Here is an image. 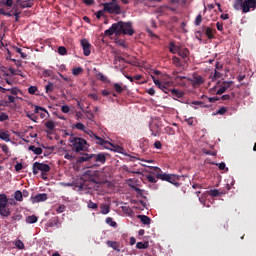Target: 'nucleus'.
Masks as SVG:
<instances>
[{"mask_svg": "<svg viewBox=\"0 0 256 256\" xmlns=\"http://www.w3.org/2000/svg\"><path fill=\"white\" fill-rule=\"evenodd\" d=\"M107 225H110V227H117V222L113 221V218L108 217L106 218Z\"/></svg>", "mask_w": 256, "mask_h": 256, "instance_id": "nucleus-39", "label": "nucleus"}, {"mask_svg": "<svg viewBox=\"0 0 256 256\" xmlns=\"http://www.w3.org/2000/svg\"><path fill=\"white\" fill-rule=\"evenodd\" d=\"M120 27L121 26H119L118 23H114L108 30H105L104 35H106V37H111V35H120L119 34Z\"/></svg>", "mask_w": 256, "mask_h": 256, "instance_id": "nucleus-8", "label": "nucleus"}, {"mask_svg": "<svg viewBox=\"0 0 256 256\" xmlns=\"http://www.w3.org/2000/svg\"><path fill=\"white\" fill-rule=\"evenodd\" d=\"M11 61L16 65V67H23V61L17 59H11Z\"/></svg>", "mask_w": 256, "mask_h": 256, "instance_id": "nucleus-52", "label": "nucleus"}, {"mask_svg": "<svg viewBox=\"0 0 256 256\" xmlns=\"http://www.w3.org/2000/svg\"><path fill=\"white\" fill-rule=\"evenodd\" d=\"M209 195H211V197H219L221 195V192H219V190L217 189H213L209 191Z\"/></svg>", "mask_w": 256, "mask_h": 256, "instance_id": "nucleus-40", "label": "nucleus"}, {"mask_svg": "<svg viewBox=\"0 0 256 256\" xmlns=\"http://www.w3.org/2000/svg\"><path fill=\"white\" fill-rule=\"evenodd\" d=\"M3 121H9V115L4 112L0 113V122L3 123Z\"/></svg>", "mask_w": 256, "mask_h": 256, "instance_id": "nucleus-42", "label": "nucleus"}, {"mask_svg": "<svg viewBox=\"0 0 256 256\" xmlns=\"http://www.w3.org/2000/svg\"><path fill=\"white\" fill-rule=\"evenodd\" d=\"M37 221H39V218L35 215H31L26 218V223L30 225H32L33 223H37Z\"/></svg>", "mask_w": 256, "mask_h": 256, "instance_id": "nucleus-29", "label": "nucleus"}, {"mask_svg": "<svg viewBox=\"0 0 256 256\" xmlns=\"http://www.w3.org/2000/svg\"><path fill=\"white\" fill-rule=\"evenodd\" d=\"M0 5H3L4 7H13V0H2Z\"/></svg>", "mask_w": 256, "mask_h": 256, "instance_id": "nucleus-36", "label": "nucleus"}, {"mask_svg": "<svg viewBox=\"0 0 256 256\" xmlns=\"http://www.w3.org/2000/svg\"><path fill=\"white\" fill-rule=\"evenodd\" d=\"M154 147H155V149H161V147H162L161 141L157 140V141L154 143Z\"/></svg>", "mask_w": 256, "mask_h": 256, "instance_id": "nucleus-62", "label": "nucleus"}, {"mask_svg": "<svg viewBox=\"0 0 256 256\" xmlns=\"http://www.w3.org/2000/svg\"><path fill=\"white\" fill-rule=\"evenodd\" d=\"M9 215H11V209H9V206L0 207V216L1 217H9Z\"/></svg>", "mask_w": 256, "mask_h": 256, "instance_id": "nucleus-18", "label": "nucleus"}, {"mask_svg": "<svg viewBox=\"0 0 256 256\" xmlns=\"http://www.w3.org/2000/svg\"><path fill=\"white\" fill-rule=\"evenodd\" d=\"M168 49H169L170 53H172L173 55H178L179 51L181 49V46H177L175 44V42H170L169 46H168Z\"/></svg>", "mask_w": 256, "mask_h": 256, "instance_id": "nucleus-14", "label": "nucleus"}, {"mask_svg": "<svg viewBox=\"0 0 256 256\" xmlns=\"http://www.w3.org/2000/svg\"><path fill=\"white\" fill-rule=\"evenodd\" d=\"M64 158H66L68 161H73V159H75V157L69 153H66Z\"/></svg>", "mask_w": 256, "mask_h": 256, "instance_id": "nucleus-60", "label": "nucleus"}, {"mask_svg": "<svg viewBox=\"0 0 256 256\" xmlns=\"http://www.w3.org/2000/svg\"><path fill=\"white\" fill-rule=\"evenodd\" d=\"M162 91L166 94L169 93V91H171L169 89V82L164 83V88H162Z\"/></svg>", "mask_w": 256, "mask_h": 256, "instance_id": "nucleus-56", "label": "nucleus"}, {"mask_svg": "<svg viewBox=\"0 0 256 256\" xmlns=\"http://www.w3.org/2000/svg\"><path fill=\"white\" fill-rule=\"evenodd\" d=\"M45 127H47V129L50 131H55V123L53 122V120H48L45 123Z\"/></svg>", "mask_w": 256, "mask_h": 256, "instance_id": "nucleus-30", "label": "nucleus"}, {"mask_svg": "<svg viewBox=\"0 0 256 256\" xmlns=\"http://www.w3.org/2000/svg\"><path fill=\"white\" fill-rule=\"evenodd\" d=\"M39 111H44L47 113V110L41 106H35V113H39Z\"/></svg>", "mask_w": 256, "mask_h": 256, "instance_id": "nucleus-59", "label": "nucleus"}, {"mask_svg": "<svg viewBox=\"0 0 256 256\" xmlns=\"http://www.w3.org/2000/svg\"><path fill=\"white\" fill-rule=\"evenodd\" d=\"M9 203V199L6 194H0V208L7 207Z\"/></svg>", "mask_w": 256, "mask_h": 256, "instance_id": "nucleus-22", "label": "nucleus"}, {"mask_svg": "<svg viewBox=\"0 0 256 256\" xmlns=\"http://www.w3.org/2000/svg\"><path fill=\"white\" fill-rule=\"evenodd\" d=\"M45 89H46V93H51V91H53V89H54L53 83H51V82L48 83V85H46Z\"/></svg>", "mask_w": 256, "mask_h": 256, "instance_id": "nucleus-51", "label": "nucleus"}, {"mask_svg": "<svg viewBox=\"0 0 256 256\" xmlns=\"http://www.w3.org/2000/svg\"><path fill=\"white\" fill-rule=\"evenodd\" d=\"M137 219H140V221H141V223H143V225H151V218L149 216L138 215Z\"/></svg>", "mask_w": 256, "mask_h": 256, "instance_id": "nucleus-19", "label": "nucleus"}, {"mask_svg": "<svg viewBox=\"0 0 256 256\" xmlns=\"http://www.w3.org/2000/svg\"><path fill=\"white\" fill-rule=\"evenodd\" d=\"M28 93H29L30 95H35V93H37V86H30V87L28 88Z\"/></svg>", "mask_w": 256, "mask_h": 256, "instance_id": "nucleus-47", "label": "nucleus"}, {"mask_svg": "<svg viewBox=\"0 0 256 256\" xmlns=\"http://www.w3.org/2000/svg\"><path fill=\"white\" fill-rule=\"evenodd\" d=\"M103 11L109 13L110 15H121V6L117 3V0H111V2H106L101 4Z\"/></svg>", "mask_w": 256, "mask_h": 256, "instance_id": "nucleus-5", "label": "nucleus"}, {"mask_svg": "<svg viewBox=\"0 0 256 256\" xmlns=\"http://www.w3.org/2000/svg\"><path fill=\"white\" fill-rule=\"evenodd\" d=\"M18 5H20L21 9H27V8L33 7V3L29 0L18 2Z\"/></svg>", "mask_w": 256, "mask_h": 256, "instance_id": "nucleus-26", "label": "nucleus"}, {"mask_svg": "<svg viewBox=\"0 0 256 256\" xmlns=\"http://www.w3.org/2000/svg\"><path fill=\"white\" fill-rule=\"evenodd\" d=\"M0 148L2 149L3 153H5V155H9V146H7V144H0Z\"/></svg>", "mask_w": 256, "mask_h": 256, "instance_id": "nucleus-43", "label": "nucleus"}, {"mask_svg": "<svg viewBox=\"0 0 256 256\" xmlns=\"http://www.w3.org/2000/svg\"><path fill=\"white\" fill-rule=\"evenodd\" d=\"M234 9L236 11H242L243 13H249L251 9H256V0H236Z\"/></svg>", "mask_w": 256, "mask_h": 256, "instance_id": "nucleus-3", "label": "nucleus"}, {"mask_svg": "<svg viewBox=\"0 0 256 256\" xmlns=\"http://www.w3.org/2000/svg\"><path fill=\"white\" fill-rule=\"evenodd\" d=\"M61 111H62V113H69L71 111V108H69L68 105H63L61 107Z\"/></svg>", "mask_w": 256, "mask_h": 256, "instance_id": "nucleus-53", "label": "nucleus"}, {"mask_svg": "<svg viewBox=\"0 0 256 256\" xmlns=\"http://www.w3.org/2000/svg\"><path fill=\"white\" fill-rule=\"evenodd\" d=\"M178 55L179 57H181L182 59H187V57H189V49L187 48H181L178 51Z\"/></svg>", "mask_w": 256, "mask_h": 256, "instance_id": "nucleus-24", "label": "nucleus"}, {"mask_svg": "<svg viewBox=\"0 0 256 256\" xmlns=\"http://www.w3.org/2000/svg\"><path fill=\"white\" fill-rule=\"evenodd\" d=\"M85 161H93V154L85 153L77 158V163H85Z\"/></svg>", "mask_w": 256, "mask_h": 256, "instance_id": "nucleus-15", "label": "nucleus"}, {"mask_svg": "<svg viewBox=\"0 0 256 256\" xmlns=\"http://www.w3.org/2000/svg\"><path fill=\"white\" fill-rule=\"evenodd\" d=\"M12 221H21L23 219V215L19 212H16L11 217Z\"/></svg>", "mask_w": 256, "mask_h": 256, "instance_id": "nucleus-33", "label": "nucleus"}, {"mask_svg": "<svg viewBox=\"0 0 256 256\" xmlns=\"http://www.w3.org/2000/svg\"><path fill=\"white\" fill-rule=\"evenodd\" d=\"M170 93L174 96L177 97V99H183L185 96V92L177 90V89H171Z\"/></svg>", "mask_w": 256, "mask_h": 256, "instance_id": "nucleus-20", "label": "nucleus"}, {"mask_svg": "<svg viewBox=\"0 0 256 256\" xmlns=\"http://www.w3.org/2000/svg\"><path fill=\"white\" fill-rule=\"evenodd\" d=\"M0 139L9 143L11 141V135H9V131L0 130Z\"/></svg>", "mask_w": 256, "mask_h": 256, "instance_id": "nucleus-17", "label": "nucleus"}, {"mask_svg": "<svg viewBox=\"0 0 256 256\" xmlns=\"http://www.w3.org/2000/svg\"><path fill=\"white\" fill-rule=\"evenodd\" d=\"M201 99H207L209 103H215V101H219L218 97H207L206 95H202Z\"/></svg>", "mask_w": 256, "mask_h": 256, "instance_id": "nucleus-37", "label": "nucleus"}, {"mask_svg": "<svg viewBox=\"0 0 256 256\" xmlns=\"http://www.w3.org/2000/svg\"><path fill=\"white\" fill-rule=\"evenodd\" d=\"M172 61L176 67H181V58L173 56Z\"/></svg>", "mask_w": 256, "mask_h": 256, "instance_id": "nucleus-38", "label": "nucleus"}, {"mask_svg": "<svg viewBox=\"0 0 256 256\" xmlns=\"http://www.w3.org/2000/svg\"><path fill=\"white\" fill-rule=\"evenodd\" d=\"M233 86V81H224L221 87L217 90L216 95H223L227 89H231Z\"/></svg>", "mask_w": 256, "mask_h": 256, "instance_id": "nucleus-10", "label": "nucleus"}, {"mask_svg": "<svg viewBox=\"0 0 256 256\" xmlns=\"http://www.w3.org/2000/svg\"><path fill=\"white\" fill-rule=\"evenodd\" d=\"M58 53L59 55H67V48L65 46L58 47Z\"/></svg>", "mask_w": 256, "mask_h": 256, "instance_id": "nucleus-45", "label": "nucleus"}, {"mask_svg": "<svg viewBox=\"0 0 256 256\" xmlns=\"http://www.w3.org/2000/svg\"><path fill=\"white\" fill-rule=\"evenodd\" d=\"M106 245L108 247H111V249H113L114 251H117V253H119L121 251V245L119 244V242L117 241H111V240H108L106 242Z\"/></svg>", "mask_w": 256, "mask_h": 256, "instance_id": "nucleus-13", "label": "nucleus"}, {"mask_svg": "<svg viewBox=\"0 0 256 256\" xmlns=\"http://www.w3.org/2000/svg\"><path fill=\"white\" fill-rule=\"evenodd\" d=\"M72 73H73V75H80L81 73H83V68H81V67L74 68Z\"/></svg>", "mask_w": 256, "mask_h": 256, "instance_id": "nucleus-50", "label": "nucleus"}, {"mask_svg": "<svg viewBox=\"0 0 256 256\" xmlns=\"http://www.w3.org/2000/svg\"><path fill=\"white\" fill-rule=\"evenodd\" d=\"M6 91H9L11 93V95L19 94V89H17V88H6Z\"/></svg>", "mask_w": 256, "mask_h": 256, "instance_id": "nucleus-48", "label": "nucleus"}, {"mask_svg": "<svg viewBox=\"0 0 256 256\" xmlns=\"http://www.w3.org/2000/svg\"><path fill=\"white\" fill-rule=\"evenodd\" d=\"M113 89L114 91H116V93H118V95H121V93H123V91H125V88L123 87V83H114L113 84Z\"/></svg>", "mask_w": 256, "mask_h": 256, "instance_id": "nucleus-23", "label": "nucleus"}, {"mask_svg": "<svg viewBox=\"0 0 256 256\" xmlns=\"http://www.w3.org/2000/svg\"><path fill=\"white\" fill-rule=\"evenodd\" d=\"M192 105H200V107H211V105L205 104L203 101H193Z\"/></svg>", "mask_w": 256, "mask_h": 256, "instance_id": "nucleus-41", "label": "nucleus"}, {"mask_svg": "<svg viewBox=\"0 0 256 256\" xmlns=\"http://www.w3.org/2000/svg\"><path fill=\"white\" fill-rule=\"evenodd\" d=\"M201 23H203V16L201 14H198L194 21V25H196V27H199Z\"/></svg>", "mask_w": 256, "mask_h": 256, "instance_id": "nucleus-35", "label": "nucleus"}, {"mask_svg": "<svg viewBox=\"0 0 256 256\" xmlns=\"http://www.w3.org/2000/svg\"><path fill=\"white\" fill-rule=\"evenodd\" d=\"M150 169L153 170V172H150L152 174L146 175V179L149 183H157V179H160L161 181H167L168 183H171L172 185H175V187H179V176L177 174H167L163 173L161 171V168L155 166L150 167Z\"/></svg>", "mask_w": 256, "mask_h": 256, "instance_id": "nucleus-2", "label": "nucleus"}, {"mask_svg": "<svg viewBox=\"0 0 256 256\" xmlns=\"http://www.w3.org/2000/svg\"><path fill=\"white\" fill-rule=\"evenodd\" d=\"M109 211H111V208L109 207V205L102 204L100 206V213H102V215H107L109 213Z\"/></svg>", "mask_w": 256, "mask_h": 256, "instance_id": "nucleus-28", "label": "nucleus"}, {"mask_svg": "<svg viewBox=\"0 0 256 256\" xmlns=\"http://www.w3.org/2000/svg\"><path fill=\"white\" fill-rule=\"evenodd\" d=\"M117 23L120 27V28H118L119 35H121L123 33V35L133 36L135 34V30H133V26H132L131 22L119 21Z\"/></svg>", "mask_w": 256, "mask_h": 256, "instance_id": "nucleus-6", "label": "nucleus"}, {"mask_svg": "<svg viewBox=\"0 0 256 256\" xmlns=\"http://www.w3.org/2000/svg\"><path fill=\"white\" fill-rule=\"evenodd\" d=\"M47 199H48L47 193L37 194V195L31 197V201L34 204L41 203L43 201H47Z\"/></svg>", "mask_w": 256, "mask_h": 256, "instance_id": "nucleus-12", "label": "nucleus"}, {"mask_svg": "<svg viewBox=\"0 0 256 256\" xmlns=\"http://www.w3.org/2000/svg\"><path fill=\"white\" fill-rule=\"evenodd\" d=\"M21 169H23V164L22 163H17L15 165V171H17V173H19V171H21Z\"/></svg>", "mask_w": 256, "mask_h": 256, "instance_id": "nucleus-58", "label": "nucleus"}, {"mask_svg": "<svg viewBox=\"0 0 256 256\" xmlns=\"http://www.w3.org/2000/svg\"><path fill=\"white\" fill-rule=\"evenodd\" d=\"M192 83L193 85H203L205 83V79H203L201 75H197L192 79Z\"/></svg>", "mask_w": 256, "mask_h": 256, "instance_id": "nucleus-21", "label": "nucleus"}, {"mask_svg": "<svg viewBox=\"0 0 256 256\" xmlns=\"http://www.w3.org/2000/svg\"><path fill=\"white\" fill-rule=\"evenodd\" d=\"M72 149L75 153H81V151H87V140L79 137H75L73 134L69 138Z\"/></svg>", "mask_w": 256, "mask_h": 256, "instance_id": "nucleus-4", "label": "nucleus"}, {"mask_svg": "<svg viewBox=\"0 0 256 256\" xmlns=\"http://www.w3.org/2000/svg\"><path fill=\"white\" fill-rule=\"evenodd\" d=\"M28 149L29 151H32L35 155H41L43 153V149L41 147H35L34 145H30Z\"/></svg>", "mask_w": 256, "mask_h": 256, "instance_id": "nucleus-25", "label": "nucleus"}, {"mask_svg": "<svg viewBox=\"0 0 256 256\" xmlns=\"http://www.w3.org/2000/svg\"><path fill=\"white\" fill-rule=\"evenodd\" d=\"M105 11H103V9L102 10H99V11H97L96 12V17L98 18V19H101L102 17H103V15H105Z\"/></svg>", "mask_w": 256, "mask_h": 256, "instance_id": "nucleus-55", "label": "nucleus"}, {"mask_svg": "<svg viewBox=\"0 0 256 256\" xmlns=\"http://www.w3.org/2000/svg\"><path fill=\"white\" fill-rule=\"evenodd\" d=\"M97 77H99V79H100V81H105V75H103V73H101V72H99L98 74H97Z\"/></svg>", "mask_w": 256, "mask_h": 256, "instance_id": "nucleus-64", "label": "nucleus"}, {"mask_svg": "<svg viewBox=\"0 0 256 256\" xmlns=\"http://www.w3.org/2000/svg\"><path fill=\"white\" fill-rule=\"evenodd\" d=\"M81 47L83 49V53H84L85 57H89V55H91V43H89V40L82 39Z\"/></svg>", "mask_w": 256, "mask_h": 256, "instance_id": "nucleus-9", "label": "nucleus"}, {"mask_svg": "<svg viewBox=\"0 0 256 256\" xmlns=\"http://www.w3.org/2000/svg\"><path fill=\"white\" fill-rule=\"evenodd\" d=\"M216 32V30L214 29H212V28H206V30H205V35L207 36V38L208 39H215V36L213 35V33H215Z\"/></svg>", "mask_w": 256, "mask_h": 256, "instance_id": "nucleus-27", "label": "nucleus"}, {"mask_svg": "<svg viewBox=\"0 0 256 256\" xmlns=\"http://www.w3.org/2000/svg\"><path fill=\"white\" fill-rule=\"evenodd\" d=\"M47 227H61V222H59V218L58 217H54L52 219L49 220V222L47 223Z\"/></svg>", "mask_w": 256, "mask_h": 256, "instance_id": "nucleus-16", "label": "nucleus"}, {"mask_svg": "<svg viewBox=\"0 0 256 256\" xmlns=\"http://www.w3.org/2000/svg\"><path fill=\"white\" fill-rule=\"evenodd\" d=\"M73 129L83 131V133L90 137L91 141H93L96 145H100V147H104V149H108L109 151H115L116 153H121V151H123V148L121 146L114 145L113 143L109 142V140H105L97 136V134L85 127L84 124L81 122L76 123L73 126Z\"/></svg>", "mask_w": 256, "mask_h": 256, "instance_id": "nucleus-1", "label": "nucleus"}, {"mask_svg": "<svg viewBox=\"0 0 256 256\" xmlns=\"http://www.w3.org/2000/svg\"><path fill=\"white\" fill-rule=\"evenodd\" d=\"M56 211H57V213H64V211H65V205L59 206Z\"/></svg>", "mask_w": 256, "mask_h": 256, "instance_id": "nucleus-61", "label": "nucleus"}, {"mask_svg": "<svg viewBox=\"0 0 256 256\" xmlns=\"http://www.w3.org/2000/svg\"><path fill=\"white\" fill-rule=\"evenodd\" d=\"M26 117L31 121H34V123H37V116H35V114H27Z\"/></svg>", "mask_w": 256, "mask_h": 256, "instance_id": "nucleus-54", "label": "nucleus"}, {"mask_svg": "<svg viewBox=\"0 0 256 256\" xmlns=\"http://www.w3.org/2000/svg\"><path fill=\"white\" fill-rule=\"evenodd\" d=\"M99 206L97 205V203L93 202V201H89L88 202V209H97Z\"/></svg>", "mask_w": 256, "mask_h": 256, "instance_id": "nucleus-49", "label": "nucleus"}, {"mask_svg": "<svg viewBox=\"0 0 256 256\" xmlns=\"http://www.w3.org/2000/svg\"><path fill=\"white\" fill-rule=\"evenodd\" d=\"M137 249H147L149 248V242H138L136 244Z\"/></svg>", "mask_w": 256, "mask_h": 256, "instance_id": "nucleus-32", "label": "nucleus"}, {"mask_svg": "<svg viewBox=\"0 0 256 256\" xmlns=\"http://www.w3.org/2000/svg\"><path fill=\"white\" fill-rule=\"evenodd\" d=\"M14 198L16 201H23V193L20 190L16 191L14 193Z\"/></svg>", "mask_w": 256, "mask_h": 256, "instance_id": "nucleus-34", "label": "nucleus"}, {"mask_svg": "<svg viewBox=\"0 0 256 256\" xmlns=\"http://www.w3.org/2000/svg\"><path fill=\"white\" fill-rule=\"evenodd\" d=\"M15 247H17V249H25V244L23 243V241L17 240L15 242Z\"/></svg>", "mask_w": 256, "mask_h": 256, "instance_id": "nucleus-44", "label": "nucleus"}, {"mask_svg": "<svg viewBox=\"0 0 256 256\" xmlns=\"http://www.w3.org/2000/svg\"><path fill=\"white\" fill-rule=\"evenodd\" d=\"M227 113L226 107H221L217 112L214 113V115H225Z\"/></svg>", "mask_w": 256, "mask_h": 256, "instance_id": "nucleus-46", "label": "nucleus"}, {"mask_svg": "<svg viewBox=\"0 0 256 256\" xmlns=\"http://www.w3.org/2000/svg\"><path fill=\"white\" fill-rule=\"evenodd\" d=\"M7 103H15V97L14 96H11V95H9L8 96V101L7 102H5V106H7Z\"/></svg>", "mask_w": 256, "mask_h": 256, "instance_id": "nucleus-57", "label": "nucleus"}, {"mask_svg": "<svg viewBox=\"0 0 256 256\" xmlns=\"http://www.w3.org/2000/svg\"><path fill=\"white\" fill-rule=\"evenodd\" d=\"M216 27H217L218 31H223V23L217 22Z\"/></svg>", "mask_w": 256, "mask_h": 256, "instance_id": "nucleus-63", "label": "nucleus"}, {"mask_svg": "<svg viewBox=\"0 0 256 256\" xmlns=\"http://www.w3.org/2000/svg\"><path fill=\"white\" fill-rule=\"evenodd\" d=\"M14 51L16 53H19L20 57L22 59H27V54L25 52H23V49L19 48V47H14Z\"/></svg>", "mask_w": 256, "mask_h": 256, "instance_id": "nucleus-31", "label": "nucleus"}, {"mask_svg": "<svg viewBox=\"0 0 256 256\" xmlns=\"http://www.w3.org/2000/svg\"><path fill=\"white\" fill-rule=\"evenodd\" d=\"M92 161L105 165V163L107 162V156L105 155V153L92 154Z\"/></svg>", "mask_w": 256, "mask_h": 256, "instance_id": "nucleus-11", "label": "nucleus"}, {"mask_svg": "<svg viewBox=\"0 0 256 256\" xmlns=\"http://www.w3.org/2000/svg\"><path fill=\"white\" fill-rule=\"evenodd\" d=\"M41 171V173H49L51 171V166L41 162H35L32 167L33 175H37Z\"/></svg>", "mask_w": 256, "mask_h": 256, "instance_id": "nucleus-7", "label": "nucleus"}]
</instances>
